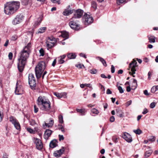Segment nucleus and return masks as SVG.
I'll list each match as a JSON object with an SVG mask.
<instances>
[{
    "label": "nucleus",
    "mask_w": 158,
    "mask_h": 158,
    "mask_svg": "<svg viewBox=\"0 0 158 158\" xmlns=\"http://www.w3.org/2000/svg\"><path fill=\"white\" fill-rule=\"evenodd\" d=\"M31 44H28L19 52L18 58L17 67L19 72L23 70L30 52Z\"/></svg>",
    "instance_id": "f257e3e1"
},
{
    "label": "nucleus",
    "mask_w": 158,
    "mask_h": 158,
    "mask_svg": "<svg viewBox=\"0 0 158 158\" xmlns=\"http://www.w3.org/2000/svg\"><path fill=\"white\" fill-rule=\"evenodd\" d=\"M20 3L19 1H11L4 5V11L7 15L13 14L19 8Z\"/></svg>",
    "instance_id": "f03ea898"
},
{
    "label": "nucleus",
    "mask_w": 158,
    "mask_h": 158,
    "mask_svg": "<svg viewBox=\"0 0 158 158\" xmlns=\"http://www.w3.org/2000/svg\"><path fill=\"white\" fill-rule=\"evenodd\" d=\"M37 103L43 110L49 111L51 109V102L45 96H39L37 100Z\"/></svg>",
    "instance_id": "7ed1b4c3"
},
{
    "label": "nucleus",
    "mask_w": 158,
    "mask_h": 158,
    "mask_svg": "<svg viewBox=\"0 0 158 158\" xmlns=\"http://www.w3.org/2000/svg\"><path fill=\"white\" fill-rule=\"evenodd\" d=\"M45 68V64L44 61H41L36 66L35 72L36 77L37 78L40 77L42 74Z\"/></svg>",
    "instance_id": "20e7f679"
},
{
    "label": "nucleus",
    "mask_w": 158,
    "mask_h": 158,
    "mask_svg": "<svg viewBox=\"0 0 158 158\" xmlns=\"http://www.w3.org/2000/svg\"><path fill=\"white\" fill-rule=\"evenodd\" d=\"M137 62L135 60L133 59L131 63L129 65V70H131V71L129 72V73L132 75L133 77H135L134 75L135 73V71H136V67Z\"/></svg>",
    "instance_id": "39448f33"
},
{
    "label": "nucleus",
    "mask_w": 158,
    "mask_h": 158,
    "mask_svg": "<svg viewBox=\"0 0 158 158\" xmlns=\"http://www.w3.org/2000/svg\"><path fill=\"white\" fill-rule=\"evenodd\" d=\"M28 80L29 84L31 87L34 88L36 86V81L33 74L31 73L29 74Z\"/></svg>",
    "instance_id": "423d86ee"
},
{
    "label": "nucleus",
    "mask_w": 158,
    "mask_h": 158,
    "mask_svg": "<svg viewBox=\"0 0 158 158\" xmlns=\"http://www.w3.org/2000/svg\"><path fill=\"white\" fill-rule=\"evenodd\" d=\"M83 19L85 24L87 25L91 24L93 21V17L86 13L84 14L83 17Z\"/></svg>",
    "instance_id": "0eeeda50"
},
{
    "label": "nucleus",
    "mask_w": 158,
    "mask_h": 158,
    "mask_svg": "<svg viewBox=\"0 0 158 158\" xmlns=\"http://www.w3.org/2000/svg\"><path fill=\"white\" fill-rule=\"evenodd\" d=\"M23 17V15L21 14L17 15L12 21V24L16 25L20 23L22 21Z\"/></svg>",
    "instance_id": "6e6552de"
},
{
    "label": "nucleus",
    "mask_w": 158,
    "mask_h": 158,
    "mask_svg": "<svg viewBox=\"0 0 158 158\" xmlns=\"http://www.w3.org/2000/svg\"><path fill=\"white\" fill-rule=\"evenodd\" d=\"M83 11L80 9L76 10L73 16L71 18V20H73L74 19H79L81 18L83 15Z\"/></svg>",
    "instance_id": "1a4fd4ad"
},
{
    "label": "nucleus",
    "mask_w": 158,
    "mask_h": 158,
    "mask_svg": "<svg viewBox=\"0 0 158 158\" xmlns=\"http://www.w3.org/2000/svg\"><path fill=\"white\" fill-rule=\"evenodd\" d=\"M121 136L128 143H131L132 141L131 135L126 132H124L123 133L122 135H121Z\"/></svg>",
    "instance_id": "9d476101"
},
{
    "label": "nucleus",
    "mask_w": 158,
    "mask_h": 158,
    "mask_svg": "<svg viewBox=\"0 0 158 158\" xmlns=\"http://www.w3.org/2000/svg\"><path fill=\"white\" fill-rule=\"evenodd\" d=\"M69 25L70 27L74 30H78L80 29V26L77 22H74L73 20L70 19V22L69 23Z\"/></svg>",
    "instance_id": "9b49d317"
},
{
    "label": "nucleus",
    "mask_w": 158,
    "mask_h": 158,
    "mask_svg": "<svg viewBox=\"0 0 158 158\" xmlns=\"http://www.w3.org/2000/svg\"><path fill=\"white\" fill-rule=\"evenodd\" d=\"M34 142L36 145V148L40 150L42 149L43 147V145L40 139L36 138L35 139Z\"/></svg>",
    "instance_id": "f8f14e48"
},
{
    "label": "nucleus",
    "mask_w": 158,
    "mask_h": 158,
    "mask_svg": "<svg viewBox=\"0 0 158 158\" xmlns=\"http://www.w3.org/2000/svg\"><path fill=\"white\" fill-rule=\"evenodd\" d=\"M64 150L65 149L64 148L62 147L59 150L55 151L53 153V155L56 157H59L60 156L63 154Z\"/></svg>",
    "instance_id": "ddd939ff"
},
{
    "label": "nucleus",
    "mask_w": 158,
    "mask_h": 158,
    "mask_svg": "<svg viewBox=\"0 0 158 158\" xmlns=\"http://www.w3.org/2000/svg\"><path fill=\"white\" fill-rule=\"evenodd\" d=\"M53 132L50 129H46L44 132V139L46 140L48 139Z\"/></svg>",
    "instance_id": "4468645a"
},
{
    "label": "nucleus",
    "mask_w": 158,
    "mask_h": 158,
    "mask_svg": "<svg viewBox=\"0 0 158 158\" xmlns=\"http://www.w3.org/2000/svg\"><path fill=\"white\" fill-rule=\"evenodd\" d=\"M54 123V120L50 118L49 122L48 123H45L44 124H43V127L44 129H45L47 127H52Z\"/></svg>",
    "instance_id": "2eb2a0df"
},
{
    "label": "nucleus",
    "mask_w": 158,
    "mask_h": 158,
    "mask_svg": "<svg viewBox=\"0 0 158 158\" xmlns=\"http://www.w3.org/2000/svg\"><path fill=\"white\" fill-rule=\"evenodd\" d=\"M18 81H17L16 86L15 88V93L16 94L19 95L22 94V89L21 88V86L18 85Z\"/></svg>",
    "instance_id": "dca6fc26"
},
{
    "label": "nucleus",
    "mask_w": 158,
    "mask_h": 158,
    "mask_svg": "<svg viewBox=\"0 0 158 158\" xmlns=\"http://www.w3.org/2000/svg\"><path fill=\"white\" fill-rule=\"evenodd\" d=\"M26 129L28 132L31 134H35L36 132H39V129L37 127H35L34 129L30 127H27Z\"/></svg>",
    "instance_id": "f3484780"
},
{
    "label": "nucleus",
    "mask_w": 158,
    "mask_h": 158,
    "mask_svg": "<svg viewBox=\"0 0 158 158\" xmlns=\"http://www.w3.org/2000/svg\"><path fill=\"white\" fill-rule=\"evenodd\" d=\"M66 55H63L62 56H60L58 58V61L59 64H62L64 63L65 61L64 59L65 58Z\"/></svg>",
    "instance_id": "a211bd4d"
},
{
    "label": "nucleus",
    "mask_w": 158,
    "mask_h": 158,
    "mask_svg": "<svg viewBox=\"0 0 158 158\" xmlns=\"http://www.w3.org/2000/svg\"><path fill=\"white\" fill-rule=\"evenodd\" d=\"M61 34L60 35V36L64 38V40L66 39L69 38V33L66 31H61Z\"/></svg>",
    "instance_id": "6ab92c4d"
},
{
    "label": "nucleus",
    "mask_w": 158,
    "mask_h": 158,
    "mask_svg": "<svg viewBox=\"0 0 158 158\" xmlns=\"http://www.w3.org/2000/svg\"><path fill=\"white\" fill-rule=\"evenodd\" d=\"M57 141L56 140L53 139L50 142L49 144L50 147L52 148H54L56 147L57 145Z\"/></svg>",
    "instance_id": "aec40b11"
},
{
    "label": "nucleus",
    "mask_w": 158,
    "mask_h": 158,
    "mask_svg": "<svg viewBox=\"0 0 158 158\" xmlns=\"http://www.w3.org/2000/svg\"><path fill=\"white\" fill-rule=\"evenodd\" d=\"M73 10H69L68 8L66 9L63 12V14L64 15H68L71 14L73 12Z\"/></svg>",
    "instance_id": "412c9836"
},
{
    "label": "nucleus",
    "mask_w": 158,
    "mask_h": 158,
    "mask_svg": "<svg viewBox=\"0 0 158 158\" xmlns=\"http://www.w3.org/2000/svg\"><path fill=\"white\" fill-rule=\"evenodd\" d=\"M149 42L150 43H154L155 42V37L153 35H150L148 36Z\"/></svg>",
    "instance_id": "4be33fe9"
},
{
    "label": "nucleus",
    "mask_w": 158,
    "mask_h": 158,
    "mask_svg": "<svg viewBox=\"0 0 158 158\" xmlns=\"http://www.w3.org/2000/svg\"><path fill=\"white\" fill-rule=\"evenodd\" d=\"M46 46L47 48L48 49H50L52 47H53L55 44L54 42H50L48 41V40L46 42Z\"/></svg>",
    "instance_id": "5701e85b"
},
{
    "label": "nucleus",
    "mask_w": 158,
    "mask_h": 158,
    "mask_svg": "<svg viewBox=\"0 0 158 158\" xmlns=\"http://www.w3.org/2000/svg\"><path fill=\"white\" fill-rule=\"evenodd\" d=\"M67 56L69 59H75L76 57V55L75 53H68Z\"/></svg>",
    "instance_id": "b1692460"
},
{
    "label": "nucleus",
    "mask_w": 158,
    "mask_h": 158,
    "mask_svg": "<svg viewBox=\"0 0 158 158\" xmlns=\"http://www.w3.org/2000/svg\"><path fill=\"white\" fill-rule=\"evenodd\" d=\"M132 85V86H131V89H135L137 87V81L135 79H133Z\"/></svg>",
    "instance_id": "393cba45"
},
{
    "label": "nucleus",
    "mask_w": 158,
    "mask_h": 158,
    "mask_svg": "<svg viewBox=\"0 0 158 158\" xmlns=\"http://www.w3.org/2000/svg\"><path fill=\"white\" fill-rule=\"evenodd\" d=\"M96 59L99 60L102 63L104 66H107L106 62L104 59L99 56L97 57H96Z\"/></svg>",
    "instance_id": "a878e982"
},
{
    "label": "nucleus",
    "mask_w": 158,
    "mask_h": 158,
    "mask_svg": "<svg viewBox=\"0 0 158 158\" xmlns=\"http://www.w3.org/2000/svg\"><path fill=\"white\" fill-rule=\"evenodd\" d=\"M42 19V17L41 16L40 17L37 19V20L35 22V26L39 25L41 23Z\"/></svg>",
    "instance_id": "bb28decb"
},
{
    "label": "nucleus",
    "mask_w": 158,
    "mask_h": 158,
    "mask_svg": "<svg viewBox=\"0 0 158 158\" xmlns=\"http://www.w3.org/2000/svg\"><path fill=\"white\" fill-rule=\"evenodd\" d=\"M15 128L17 130H19L20 129V126L19 122L17 120L16 122L13 124Z\"/></svg>",
    "instance_id": "cd10ccee"
},
{
    "label": "nucleus",
    "mask_w": 158,
    "mask_h": 158,
    "mask_svg": "<svg viewBox=\"0 0 158 158\" xmlns=\"http://www.w3.org/2000/svg\"><path fill=\"white\" fill-rule=\"evenodd\" d=\"M21 2L23 5L25 6L28 5L30 3L29 0H21Z\"/></svg>",
    "instance_id": "c85d7f7f"
},
{
    "label": "nucleus",
    "mask_w": 158,
    "mask_h": 158,
    "mask_svg": "<svg viewBox=\"0 0 158 158\" xmlns=\"http://www.w3.org/2000/svg\"><path fill=\"white\" fill-rule=\"evenodd\" d=\"M9 121L12 124H14L17 121L16 118L13 116H11L9 118Z\"/></svg>",
    "instance_id": "c756f323"
},
{
    "label": "nucleus",
    "mask_w": 158,
    "mask_h": 158,
    "mask_svg": "<svg viewBox=\"0 0 158 158\" xmlns=\"http://www.w3.org/2000/svg\"><path fill=\"white\" fill-rule=\"evenodd\" d=\"M54 94L59 98H60L62 97L63 94L62 93H59L57 92L53 93Z\"/></svg>",
    "instance_id": "7c9ffc66"
},
{
    "label": "nucleus",
    "mask_w": 158,
    "mask_h": 158,
    "mask_svg": "<svg viewBox=\"0 0 158 158\" xmlns=\"http://www.w3.org/2000/svg\"><path fill=\"white\" fill-rule=\"evenodd\" d=\"M152 152V150H150L148 151H146L145 153V157L147 158L149 156Z\"/></svg>",
    "instance_id": "2f4dec72"
},
{
    "label": "nucleus",
    "mask_w": 158,
    "mask_h": 158,
    "mask_svg": "<svg viewBox=\"0 0 158 158\" xmlns=\"http://www.w3.org/2000/svg\"><path fill=\"white\" fill-rule=\"evenodd\" d=\"M46 29V27H43L39 29L37 31V33H41L44 32Z\"/></svg>",
    "instance_id": "473e14b6"
},
{
    "label": "nucleus",
    "mask_w": 158,
    "mask_h": 158,
    "mask_svg": "<svg viewBox=\"0 0 158 158\" xmlns=\"http://www.w3.org/2000/svg\"><path fill=\"white\" fill-rule=\"evenodd\" d=\"M76 111L77 112H79L80 113H81V115H85V112L84 110L82 109H77Z\"/></svg>",
    "instance_id": "72a5a7b5"
},
{
    "label": "nucleus",
    "mask_w": 158,
    "mask_h": 158,
    "mask_svg": "<svg viewBox=\"0 0 158 158\" xmlns=\"http://www.w3.org/2000/svg\"><path fill=\"white\" fill-rule=\"evenodd\" d=\"M133 132L136 134L138 135H140L142 132V131L139 129H137L136 130H134Z\"/></svg>",
    "instance_id": "f704fd0d"
},
{
    "label": "nucleus",
    "mask_w": 158,
    "mask_h": 158,
    "mask_svg": "<svg viewBox=\"0 0 158 158\" xmlns=\"http://www.w3.org/2000/svg\"><path fill=\"white\" fill-rule=\"evenodd\" d=\"M91 111L93 114H98L99 113V111L95 108L92 109L91 110Z\"/></svg>",
    "instance_id": "c9c22d12"
},
{
    "label": "nucleus",
    "mask_w": 158,
    "mask_h": 158,
    "mask_svg": "<svg viewBox=\"0 0 158 158\" xmlns=\"http://www.w3.org/2000/svg\"><path fill=\"white\" fill-rule=\"evenodd\" d=\"M92 7L94 9H96L97 8V5L96 2L95 1H92L91 2Z\"/></svg>",
    "instance_id": "e433bc0d"
},
{
    "label": "nucleus",
    "mask_w": 158,
    "mask_h": 158,
    "mask_svg": "<svg viewBox=\"0 0 158 158\" xmlns=\"http://www.w3.org/2000/svg\"><path fill=\"white\" fill-rule=\"evenodd\" d=\"M4 118V114L2 111L0 110V122H1Z\"/></svg>",
    "instance_id": "4c0bfd02"
},
{
    "label": "nucleus",
    "mask_w": 158,
    "mask_h": 158,
    "mask_svg": "<svg viewBox=\"0 0 158 158\" xmlns=\"http://www.w3.org/2000/svg\"><path fill=\"white\" fill-rule=\"evenodd\" d=\"M59 122L60 123H63V117L61 115H60L58 117Z\"/></svg>",
    "instance_id": "58836bf2"
},
{
    "label": "nucleus",
    "mask_w": 158,
    "mask_h": 158,
    "mask_svg": "<svg viewBox=\"0 0 158 158\" xmlns=\"http://www.w3.org/2000/svg\"><path fill=\"white\" fill-rule=\"evenodd\" d=\"M48 40H49V41L50 42V41H54V42L55 43V44L56 43V42L57 41L56 40L55 38H54L53 37H48Z\"/></svg>",
    "instance_id": "ea45409f"
},
{
    "label": "nucleus",
    "mask_w": 158,
    "mask_h": 158,
    "mask_svg": "<svg viewBox=\"0 0 158 158\" xmlns=\"http://www.w3.org/2000/svg\"><path fill=\"white\" fill-rule=\"evenodd\" d=\"M29 123L30 125L31 126H33L36 124V122L35 120L33 119H31L29 120Z\"/></svg>",
    "instance_id": "a19ab883"
},
{
    "label": "nucleus",
    "mask_w": 158,
    "mask_h": 158,
    "mask_svg": "<svg viewBox=\"0 0 158 158\" xmlns=\"http://www.w3.org/2000/svg\"><path fill=\"white\" fill-rule=\"evenodd\" d=\"M40 53V56H43L44 55V51L43 48H41V49L39 51Z\"/></svg>",
    "instance_id": "79ce46f5"
},
{
    "label": "nucleus",
    "mask_w": 158,
    "mask_h": 158,
    "mask_svg": "<svg viewBox=\"0 0 158 158\" xmlns=\"http://www.w3.org/2000/svg\"><path fill=\"white\" fill-rule=\"evenodd\" d=\"M89 72L92 74H96L97 73V70L94 69L89 70Z\"/></svg>",
    "instance_id": "37998d69"
},
{
    "label": "nucleus",
    "mask_w": 158,
    "mask_h": 158,
    "mask_svg": "<svg viewBox=\"0 0 158 158\" xmlns=\"http://www.w3.org/2000/svg\"><path fill=\"white\" fill-rule=\"evenodd\" d=\"M18 38V36L16 35H14L11 37V40L13 41L15 40Z\"/></svg>",
    "instance_id": "c03bdc74"
},
{
    "label": "nucleus",
    "mask_w": 158,
    "mask_h": 158,
    "mask_svg": "<svg viewBox=\"0 0 158 158\" xmlns=\"http://www.w3.org/2000/svg\"><path fill=\"white\" fill-rule=\"evenodd\" d=\"M51 1L54 3H58V4H59L60 3V0H51Z\"/></svg>",
    "instance_id": "a18cd8bd"
},
{
    "label": "nucleus",
    "mask_w": 158,
    "mask_h": 158,
    "mask_svg": "<svg viewBox=\"0 0 158 158\" xmlns=\"http://www.w3.org/2000/svg\"><path fill=\"white\" fill-rule=\"evenodd\" d=\"M12 57H13V53L11 52L9 53V54H8V57H9V59L10 60H12Z\"/></svg>",
    "instance_id": "49530a36"
},
{
    "label": "nucleus",
    "mask_w": 158,
    "mask_h": 158,
    "mask_svg": "<svg viewBox=\"0 0 158 158\" xmlns=\"http://www.w3.org/2000/svg\"><path fill=\"white\" fill-rule=\"evenodd\" d=\"M156 105V103L155 102H152L150 105V107L151 108H154Z\"/></svg>",
    "instance_id": "de8ad7c7"
},
{
    "label": "nucleus",
    "mask_w": 158,
    "mask_h": 158,
    "mask_svg": "<svg viewBox=\"0 0 158 158\" xmlns=\"http://www.w3.org/2000/svg\"><path fill=\"white\" fill-rule=\"evenodd\" d=\"M117 138L115 136H114L112 138V140L115 143H116L118 142Z\"/></svg>",
    "instance_id": "09e8293b"
},
{
    "label": "nucleus",
    "mask_w": 158,
    "mask_h": 158,
    "mask_svg": "<svg viewBox=\"0 0 158 158\" xmlns=\"http://www.w3.org/2000/svg\"><path fill=\"white\" fill-rule=\"evenodd\" d=\"M132 103L131 100H130L128 102H127L126 103V106H128L130 105H131Z\"/></svg>",
    "instance_id": "8fccbe9b"
},
{
    "label": "nucleus",
    "mask_w": 158,
    "mask_h": 158,
    "mask_svg": "<svg viewBox=\"0 0 158 158\" xmlns=\"http://www.w3.org/2000/svg\"><path fill=\"white\" fill-rule=\"evenodd\" d=\"M38 108H37L35 105L34 106V112L35 113H37L38 111Z\"/></svg>",
    "instance_id": "3c124183"
},
{
    "label": "nucleus",
    "mask_w": 158,
    "mask_h": 158,
    "mask_svg": "<svg viewBox=\"0 0 158 158\" xmlns=\"http://www.w3.org/2000/svg\"><path fill=\"white\" fill-rule=\"evenodd\" d=\"M76 66L79 69L82 68V67H84V66L83 64H79L76 65Z\"/></svg>",
    "instance_id": "603ef678"
},
{
    "label": "nucleus",
    "mask_w": 158,
    "mask_h": 158,
    "mask_svg": "<svg viewBox=\"0 0 158 158\" xmlns=\"http://www.w3.org/2000/svg\"><path fill=\"white\" fill-rule=\"evenodd\" d=\"M156 91V90L154 86L152 87L151 89V92L152 93H154Z\"/></svg>",
    "instance_id": "864d4df0"
},
{
    "label": "nucleus",
    "mask_w": 158,
    "mask_h": 158,
    "mask_svg": "<svg viewBox=\"0 0 158 158\" xmlns=\"http://www.w3.org/2000/svg\"><path fill=\"white\" fill-rule=\"evenodd\" d=\"M58 136L59 138V140L60 141L64 140V137L63 135H59Z\"/></svg>",
    "instance_id": "5fc2aeb1"
},
{
    "label": "nucleus",
    "mask_w": 158,
    "mask_h": 158,
    "mask_svg": "<svg viewBox=\"0 0 158 158\" xmlns=\"http://www.w3.org/2000/svg\"><path fill=\"white\" fill-rule=\"evenodd\" d=\"M114 116H111L110 119V121L111 122H113L114 121Z\"/></svg>",
    "instance_id": "6e6d98bb"
},
{
    "label": "nucleus",
    "mask_w": 158,
    "mask_h": 158,
    "mask_svg": "<svg viewBox=\"0 0 158 158\" xmlns=\"http://www.w3.org/2000/svg\"><path fill=\"white\" fill-rule=\"evenodd\" d=\"M148 112V110L145 108L144 109L143 111L142 112V114H145L147 113Z\"/></svg>",
    "instance_id": "4d7b16f0"
},
{
    "label": "nucleus",
    "mask_w": 158,
    "mask_h": 158,
    "mask_svg": "<svg viewBox=\"0 0 158 158\" xmlns=\"http://www.w3.org/2000/svg\"><path fill=\"white\" fill-rule=\"evenodd\" d=\"M8 155L6 153H3L2 158H8Z\"/></svg>",
    "instance_id": "13d9d810"
},
{
    "label": "nucleus",
    "mask_w": 158,
    "mask_h": 158,
    "mask_svg": "<svg viewBox=\"0 0 158 158\" xmlns=\"http://www.w3.org/2000/svg\"><path fill=\"white\" fill-rule=\"evenodd\" d=\"M119 92L120 93H122L124 92V90L122 89V87L119 86Z\"/></svg>",
    "instance_id": "bf43d9fd"
},
{
    "label": "nucleus",
    "mask_w": 158,
    "mask_h": 158,
    "mask_svg": "<svg viewBox=\"0 0 158 158\" xmlns=\"http://www.w3.org/2000/svg\"><path fill=\"white\" fill-rule=\"evenodd\" d=\"M114 67L113 65H112L111 67V72L112 73H113L114 72Z\"/></svg>",
    "instance_id": "052dcab7"
},
{
    "label": "nucleus",
    "mask_w": 158,
    "mask_h": 158,
    "mask_svg": "<svg viewBox=\"0 0 158 158\" xmlns=\"http://www.w3.org/2000/svg\"><path fill=\"white\" fill-rule=\"evenodd\" d=\"M127 2L126 0H119V3H125Z\"/></svg>",
    "instance_id": "680f3d73"
},
{
    "label": "nucleus",
    "mask_w": 158,
    "mask_h": 158,
    "mask_svg": "<svg viewBox=\"0 0 158 158\" xmlns=\"http://www.w3.org/2000/svg\"><path fill=\"white\" fill-rule=\"evenodd\" d=\"M56 59H55L54 60H53L52 64V66L53 67H54L56 64Z\"/></svg>",
    "instance_id": "e2e57ef3"
},
{
    "label": "nucleus",
    "mask_w": 158,
    "mask_h": 158,
    "mask_svg": "<svg viewBox=\"0 0 158 158\" xmlns=\"http://www.w3.org/2000/svg\"><path fill=\"white\" fill-rule=\"evenodd\" d=\"M9 42V40H6L5 44H4V46L5 47H7L8 44Z\"/></svg>",
    "instance_id": "0e129e2a"
},
{
    "label": "nucleus",
    "mask_w": 158,
    "mask_h": 158,
    "mask_svg": "<svg viewBox=\"0 0 158 158\" xmlns=\"http://www.w3.org/2000/svg\"><path fill=\"white\" fill-rule=\"evenodd\" d=\"M106 94H111L112 93V92L110 91V89H108L106 91Z\"/></svg>",
    "instance_id": "69168bd1"
},
{
    "label": "nucleus",
    "mask_w": 158,
    "mask_h": 158,
    "mask_svg": "<svg viewBox=\"0 0 158 158\" xmlns=\"http://www.w3.org/2000/svg\"><path fill=\"white\" fill-rule=\"evenodd\" d=\"M152 138H150L149 139V140L150 141L153 142L155 141V137L154 136L152 137Z\"/></svg>",
    "instance_id": "338daca9"
},
{
    "label": "nucleus",
    "mask_w": 158,
    "mask_h": 158,
    "mask_svg": "<svg viewBox=\"0 0 158 158\" xmlns=\"http://www.w3.org/2000/svg\"><path fill=\"white\" fill-rule=\"evenodd\" d=\"M80 56H81L84 57L85 58H86V56L85 54H84L83 53H81L80 54Z\"/></svg>",
    "instance_id": "774afa93"
}]
</instances>
